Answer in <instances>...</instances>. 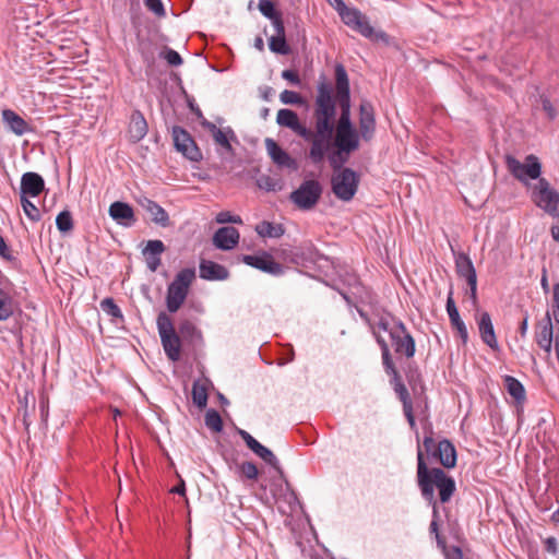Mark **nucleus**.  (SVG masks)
I'll return each mask as SVG.
<instances>
[{
    "label": "nucleus",
    "instance_id": "nucleus-1",
    "mask_svg": "<svg viewBox=\"0 0 559 559\" xmlns=\"http://www.w3.org/2000/svg\"><path fill=\"white\" fill-rule=\"evenodd\" d=\"M312 117L313 131L301 124L298 115L290 109H280L276 122L282 127L289 128L302 139L311 141L309 157L314 164H319L334 145L336 122V100L332 95V86L325 81L320 82L317 86Z\"/></svg>",
    "mask_w": 559,
    "mask_h": 559
},
{
    "label": "nucleus",
    "instance_id": "nucleus-2",
    "mask_svg": "<svg viewBox=\"0 0 559 559\" xmlns=\"http://www.w3.org/2000/svg\"><path fill=\"white\" fill-rule=\"evenodd\" d=\"M417 484L423 498L432 507V521L430 523V532L436 535L438 547L445 548V542L439 534L438 530V504L435 497V489H438L439 499L442 503L451 500L455 492V481L443 469L438 467L429 468L424 461L421 449L418 451V471Z\"/></svg>",
    "mask_w": 559,
    "mask_h": 559
},
{
    "label": "nucleus",
    "instance_id": "nucleus-3",
    "mask_svg": "<svg viewBox=\"0 0 559 559\" xmlns=\"http://www.w3.org/2000/svg\"><path fill=\"white\" fill-rule=\"evenodd\" d=\"M336 79V99L340 105L341 114L335 122V135L333 144L338 147V152L331 158L332 163L348 152H355L357 147L358 135L350 118V93L349 82L345 68L342 64L335 67Z\"/></svg>",
    "mask_w": 559,
    "mask_h": 559
},
{
    "label": "nucleus",
    "instance_id": "nucleus-4",
    "mask_svg": "<svg viewBox=\"0 0 559 559\" xmlns=\"http://www.w3.org/2000/svg\"><path fill=\"white\" fill-rule=\"evenodd\" d=\"M332 147L335 150L332 152L329 151L325 154L328 155L330 166L334 170L331 178L332 191L337 199L348 202L355 197L359 183V177L356 171L350 168L343 167L344 164L348 162L349 155L353 152H348L346 155L340 156V158L336 159V163L333 164L331 158L338 152V147L335 145H332Z\"/></svg>",
    "mask_w": 559,
    "mask_h": 559
},
{
    "label": "nucleus",
    "instance_id": "nucleus-5",
    "mask_svg": "<svg viewBox=\"0 0 559 559\" xmlns=\"http://www.w3.org/2000/svg\"><path fill=\"white\" fill-rule=\"evenodd\" d=\"M379 329L389 333L394 352L407 358L415 354V341L407 332L405 325L397 320L382 318L378 323Z\"/></svg>",
    "mask_w": 559,
    "mask_h": 559
},
{
    "label": "nucleus",
    "instance_id": "nucleus-6",
    "mask_svg": "<svg viewBox=\"0 0 559 559\" xmlns=\"http://www.w3.org/2000/svg\"><path fill=\"white\" fill-rule=\"evenodd\" d=\"M194 278L195 270L187 267L182 269L168 285L166 306L169 312H176L182 306Z\"/></svg>",
    "mask_w": 559,
    "mask_h": 559
},
{
    "label": "nucleus",
    "instance_id": "nucleus-7",
    "mask_svg": "<svg viewBox=\"0 0 559 559\" xmlns=\"http://www.w3.org/2000/svg\"><path fill=\"white\" fill-rule=\"evenodd\" d=\"M532 202L554 218L559 217V192L546 178H539L531 191Z\"/></svg>",
    "mask_w": 559,
    "mask_h": 559
},
{
    "label": "nucleus",
    "instance_id": "nucleus-8",
    "mask_svg": "<svg viewBox=\"0 0 559 559\" xmlns=\"http://www.w3.org/2000/svg\"><path fill=\"white\" fill-rule=\"evenodd\" d=\"M506 165L509 173L524 185H528L531 180L538 181L542 178V164L536 155H527L524 162H520L512 155H507Z\"/></svg>",
    "mask_w": 559,
    "mask_h": 559
},
{
    "label": "nucleus",
    "instance_id": "nucleus-9",
    "mask_svg": "<svg viewBox=\"0 0 559 559\" xmlns=\"http://www.w3.org/2000/svg\"><path fill=\"white\" fill-rule=\"evenodd\" d=\"M163 348L171 361H178L181 355L180 336L176 333L171 318L160 312L156 320Z\"/></svg>",
    "mask_w": 559,
    "mask_h": 559
},
{
    "label": "nucleus",
    "instance_id": "nucleus-10",
    "mask_svg": "<svg viewBox=\"0 0 559 559\" xmlns=\"http://www.w3.org/2000/svg\"><path fill=\"white\" fill-rule=\"evenodd\" d=\"M419 448L425 459V453L429 456L437 457L442 466L445 468H452L456 464V450L451 441L448 439L441 440L438 444L431 436H426L423 443H418L417 452Z\"/></svg>",
    "mask_w": 559,
    "mask_h": 559
},
{
    "label": "nucleus",
    "instance_id": "nucleus-11",
    "mask_svg": "<svg viewBox=\"0 0 559 559\" xmlns=\"http://www.w3.org/2000/svg\"><path fill=\"white\" fill-rule=\"evenodd\" d=\"M335 10L340 17L352 29L358 32L366 38H372L373 27L369 24L367 17L357 9L348 8L343 0H335Z\"/></svg>",
    "mask_w": 559,
    "mask_h": 559
},
{
    "label": "nucleus",
    "instance_id": "nucleus-12",
    "mask_svg": "<svg viewBox=\"0 0 559 559\" xmlns=\"http://www.w3.org/2000/svg\"><path fill=\"white\" fill-rule=\"evenodd\" d=\"M322 189L317 180H307L290 194L292 201L301 210L312 209L319 201Z\"/></svg>",
    "mask_w": 559,
    "mask_h": 559
},
{
    "label": "nucleus",
    "instance_id": "nucleus-13",
    "mask_svg": "<svg viewBox=\"0 0 559 559\" xmlns=\"http://www.w3.org/2000/svg\"><path fill=\"white\" fill-rule=\"evenodd\" d=\"M374 131L376 118L373 106L369 102L364 100L359 106V130L356 129V134L358 135V144L355 151H357L360 146V139L369 142L373 138Z\"/></svg>",
    "mask_w": 559,
    "mask_h": 559
},
{
    "label": "nucleus",
    "instance_id": "nucleus-14",
    "mask_svg": "<svg viewBox=\"0 0 559 559\" xmlns=\"http://www.w3.org/2000/svg\"><path fill=\"white\" fill-rule=\"evenodd\" d=\"M173 139L175 147L185 157L192 162H199L202 158V154L197 146L192 136L181 127L173 128Z\"/></svg>",
    "mask_w": 559,
    "mask_h": 559
},
{
    "label": "nucleus",
    "instance_id": "nucleus-15",
    "mask_svg": "<svg viewBox=\"0 0 559 559\" xmlns=\"http://www.w3.org/2000/svg\"><path fill=\"white\" fill-rule=\"evenodd\" d=\"M242 261L257 270H260L264 273L271 275H282L284 273V267L282 264L276 262L273 257L266 252L261 254H248L243 255Z\"/></svg>",
    "mask_w": 559,
    "mask_h": 559
},
{
    "label": "nucleus",
    "instance_id": "nucleus-16",
    "mask_svg": "<svg viewBox=\"0 0 559 559\" xmlns=\"http://www.w3.org/2000/svg\"><path fill=\"white\" fill-rule=\"evenodd\" d=\"M241 439L245 441L247 447L265 463L271 465L276 471H281L280 461L274 453L255 440L248 431L240 429L238 431Z\"/></svg>",
    "mask_w": 559,
    "mask_h": 559
},
{
    "label": "nucleus",
    "instance_id": "nucleus-17",
    "mask_svg": "<svg viewBox=\"0 0 559 559\" xmlns=\"http://www.w3.org/2000/svg\"><path fill=\"white\" fill-rule=\"evenodd\" d=\"M265 148L273 163L278 167L297 169L295 159L292 158L290 155L284 151L273 139H265Z\"/></svg>",
    "mask_w": 559,
    "mask_h": 559
},
{
    "label": "nucleus",
    "instance_id": "nucleus-18",
    "mask_svg": "<svg viewBox=\"0 0 559 559\" xmlns=\"http://www.w3.org/2000/svg\"><path fill=\"white\" fill-rule=\"evenodd\" d=\"M108 213L118 225L123 227H131L135 223L134 211L126 202L116 201L111 203Z\"/></svg>",
    "mask_w": 559,
    "mask_h": 559
},
{
    "label": "nucleus",
    "instance_id": "nucleus-19",
    "mask_svg": "<svg viewBox=\"0 0 559 559\" xmlns=\"http://www.w3.org/2000/svg\"><path fill=\"white\" fill-rule=\"evenodd\" d=\"M552 338L554 328L551 316L549 312H547L545 319L537 325L535 340L537 345L549 355L552 349Z\"/></svg>",
    "mask_w": 559,
    "mask_h": 559
},
{
    "label": "nucleus",
    "instance_id": "nucleus-20",
    "mask_svg": "<svg viewBox=\"0 0 559 559\" xmlns=\"http://www.w3.org/2000/svg\"><path fill=\"white\" fill-rule=\"evenodd\" d=\"M45 189V181L37 173H25L21 178V197L35 198Z\"/></svg>",
    "mask_w": 559,
    "mask_h": 559
},
{
    "label": "nucleus",
    "instance_id": "nucleus-21",
    "mask_svg": "<svg viewBox=\"0 0 559 559\" xmlns=\"http://www.w3.org/2000/svg\"><path fill=\"white\" fill-rule=\"evenodd\" d=\"M239 231L235 227H221L213 236V243L221 250H231L239 242Z\"/></svg>",
    "mask_w": 559,
    "mask_h": 559
},
{
    "label": "nucleus",
    "instance_id": "nucleus-22",
    "mask_svg": "<svg viewBox=\"0 0 559 559\" xmlns=\"http://www.w3.org/2000/svg\"><path fill=\"white\" fill-rule=\"evenodd\" d=\"M201 126L211 132L216 144L221 145L227 152H230L233 150L230 140H234L236 135L230 128H217L213 122L209 120H203L201 122Z\"/></svg>",
    "mask_w": 559,
    "mask_h": 559
},
{
    "label": "nucleus",
    "instance_id": "nucleus-23",
    "mask_svg": "<svg viewBox=\"0 0 559 559\" xmlns=\"http://www.w3.org/2000/svg\"><path fill=\"white\" fill-rule=\"evenodd\" d=\"M147 122L140 110H134L130 117L128 134L133 143L140 142L147 134Z\"/></svg>",
    "mask_w": 559,
    "mask_h": 559
},
{
    "label": "nucleus",
    "instance_id": "nucleus-24",
    "mask_svg": "<svg viewBox=\"0 0 559 559\" xmlns=\"http://www.w3.org/2000/svg\"><path fill=\"white\" fill-rule=\"evenodd\" d=\"M2 120L10 131L17 136H22L32 131L28 123L12 109H4L2 111Z\"/></svg>",
    "mask_w": 559,
    "mask_h": 559
},
{
    "label": "nucleus",
    "instance_id": "nucleus-25",
    "mask_svg": "<svg viewBox=\"0 0 559 559\" xmlns=\"http://www.w3.org/2000/svg\"><path fill=\"white\" fill-rule=\"evenodd\" d=\"M229 273L225 266L213 261L203 260L200 263V277L206 281H224Z\"/></svg>",
    "mask_w": 559,
    "mask_h": 559
},
{
    "label": "nucleus",
    "instance_id": "nucleus-26",
    "mask_svg": "<svg viewBox=\"0 0 559 559\" xmlns=\"http://www.w3.org/2000/svg\"><path fill=\"white\" fill-rule=\"evenodd\" d=\"M479 334L483 342L492 349L498 348V341L495 334L492 321L488 312H483L478 321Z\"/></svg>",
    "mask_w": 559,
    "mask_h": 559
},
{
    "label": "nucleus",
    "instance_id": "nucleus-27",
    "mask_svg": "<svg viewBox=\"0 0 559 559\" xmlns=\"http://www.w3.org/2000/svg\"><path fill=\"white\" fill-rule=\"evenodd\" d=\"M447 312H448V316H449L452 326L454 329H456L463 343H466L467 338H468L467 329L460 317L459 310H457L455 302H454L453 298L451 297V295L448 297V300H447Z\"/></svg>",
    "mask_w": 559,
    "mask_h": 559
},
{
    "label": "nucleus",
    "instance_id": "nucleus-28",
    "mask_svg": "<svg viewBox=\"0 0 559 559\" xmlns=\"http://www.w3.org/2000/svg\"><path fill=\"white\" fill-rule=\"evenodd\" d=\"M274 34L270 37L269 47L273 52L287 55L289 47L285 39V28L283 23H275Z\"/></svg>",
    "mask_w": 559,
    "mask_h": 559
},
{
    "label": "nucleus",
    "instance_id": "nucleus-29",
    "mask_svg": "<svg viewBox=\"0 0 559 559\" xmlns=\"http://www.w3.org/2000/svg\"><path fill=\"white\" fill-rule=\"evenodd\" d=\"M145 211L151 215L152 221L162 226L167 227L170 224L169 215L164 207H162L158 203L153 200L145 199V202L142 203Z\"/></svg>",
    "mask_w": 559,
    "mask_h": 559
},
{
    "label": "nucleus",
    "instance_id": "nucleus-30",
    "mask_svg": "<svg viewBox=\"0 0 559 559\" xmlns=\"http://www.w3.org/2000/svg\"><path fill=\"white\" fill-rule=\"evenodd\" d=\"M503 383L507 392L514 399L518 404H523L526 399L523 384L512 376H504Z\"/></svg>",
    "mask_w": 559,
    "mask_h": 559
},
{
    "label": "nucleus",
    "instance_id": "nucleus-31",
    "mask_svg": "<svg viewBox=\"0 0 559 559\" xmlns=\"http://www.w3.org/2000/svg\"><path fill=\"white\" fill-rule=\"evenodd\" d=\"M207 386L209 380H197L192 386V401L199 408H204L207 404Z\"/></svg>",
    "mask_w": 559,
    "mask_h": 559
},
{
    "label": "nucleus",
    "instance_id": "nucleus-32",
    "mask_svg": "<svg viewBox=\"0 0 559 559\" xmlns=\"http://www.w3.org/2000/svg\"><path fill=\"white\" fill-rule=\"evenodd\" d=\"M257 234L262 238H280L284 235L285 229L281 224H274L263 221L255 226Z\"/></svg>",
    "mask_w": 559,
    "mask_h": 559
},
{
    "label": "nucleus",
    "instance_id": "nucleus-33",
    "mask_svg": "<svg viewBox=\"0 0 559 559\" xmlns=\"http://www.w3.org/2000/svg\"><path fill=\"white\" fill-rule=\"evenodd\" d=\"M14 312L13 297L7 286L0 287V321L8 320Z\"/></svg>",
    "mask_w": 559,
    "mask_h": 559
},
{
    "label": "nucleus",
    "instance_id": "nucleus-34",
    "mask_svg": "<svg viewBox=\"0 0 559 559\" xmlns=\"http://www.w3.org/2000/svg\"><path fill=\"white\" fill-rule=\"evenodd\" d=\"M455 265L457 274L466 281L477 277L475 267L466 254L460 253L455 259Z\"/></svg>",
    "mask_w": 559,
    "mask_h": 559
},
{
    "label": "nucleus",
    "instance_id": "nucleus-35",
    "mask_svg": "<svg viewBox=\"0 0 559 559\" xmlns=\"http://www.w3.org/2000/svg\"><path fill=\"white\" fill-rule=\"evenodd\" d=\"M180 335L191 343H198L202 341L201 331L190 321H183L179 325Z\"/></svg>",
    "mask_w": 559,
    "mask_h": 559
},
{
    "label": "nucleus",
    "instance_id": "nucleus-36",
    "mask_svg": "<svg viewBox=\"0 0 559 559\" xmlns=\"http://www.w3.org/2000/svg\"><path fill=\"white\" fill-rule=\"evenodd\" d=\"M259 10L265 17L271 20L273 27L276 22L283 23L281 14L275 10L274 3L271 0H260Z\"/></svg>",
    "mask_w": 559,
    "mask_h": 559
},
{
    "label": "nucleus",
    "instance_id": "nucleus-37",
    "mask_svg": "<svg viewBox=\"0 0 559 559\" xmlns=\"http://www.w3.org/2000/svg\"><path fill=\"white\" fill-rule=\"evenodd\" d=\"M377 342L381 347L383 366H384L386 372L397 376V372L394 368L386 342L380 335H377Z\"/></svg>",
    "mask_w": 559,
    "mask_h": 559
},
{
    "label": "nucleus",
    "instance_id": "nucleus-38",
    "mask_svg": "<svg viewBox=\"0 0 559 559\" xmlns=\"http://www.w3.org/2000/svg\"><path fill=\"white\" fill-rule=\"evenodd\" d=\"M205 425L209 429L221 432L223 430V420L215 409H209L205 414Z\"/></svg>",
    "mask_w": 559,
    "mask_h": 559
},
{
    "label": "nucleus",
    "instance_id": "nucleus-39",
    "mask_svg": "<svg viewBox=\"0 0 559 559\" xmlns=\"http://www.w3.org/2000/svg\"><path fill=\"white\" fill-rule=\"evenodd\" d=\"M56 225L61 233L70 231L73 228V219L71 213L69 211L60 212L57 215Z\"/></svg>",
    "mask_w": 559,
    "mask_h": 559
},
{
    "label": "nucleus",
    "instance_id": "nucleus-40",
    "mask_svg": "<svg viewBox=\"0 0 559 559\" xmlns=\"http://www.w3.org/2000/svg\"><path fill=\"white\" fill-rule=\"evenodd\" d=\"M100 308L106 314L115 319L123 318L120 308L116 305L112 298H105L104 300H102Z\"/></svg>",
    "mask_w": 559,
    "mask_h": 559
},
{
    "label": "nucleus",
    "instance_id": "nucleus-41",
    "mask_svg": "<svg viewBox=\"0 0 559 559\" xmlns=\"http://www.w3.org/2000/svg\"><path fill=\"white\" fill-rule=\"evenodd\" d=\"M21 203L25 215L33 222L40 219V212L38 207L28 200V198L21 197Z\"/></svg>",
    "mask_w": 559,
    "mask_h": 559
},
{
    "label": "nucleus",
    "instance_id": "nucleus-42",
    "mask_svg": "<svg viewBox=\"0 0 559 559\" xmlns=\"http://www.w3.org/2000/svg\"><path fill=\"white\" fill-rule=\"evenodd\" d=\"M165 251V245L162 240H148L143 249V255H160Z\"/></svg>",
    "mask_w": 559,
    "mask_h": 559
},
{
    "label": "nucleus",
    "instance_id": "nucleus-43",
    "mask_svg": "<svg viewBox=\"0 0 559 559\" xmlns=\"http://www.w3.org/2000/svg\"><path fill=\"white\" fill-rule=\"evenodd\" d=\"M280 100H281L283 104H288V105H299V104H301L302 98H301V96H300L297 92H295V91L284 90V91L280 94Z\"/></svg>",
    "mask_w": 559,
    "mask_h": 559
},
{
    "label": "nucleus",
    "instance_id": "nucleus-44",
    "mask_svg": "<svg viewBox=\"0 0 559 559\" xmlns=\"http://www.w3.org/2000/svg\"><path fill=\"white\" fill-rule=\"evenodd\" d=\"M215 222L217 224H242V219L239 215H234L228 211L219 212L215 217Z\"/></svg>",
    "mask_w": 559,
    "mask_h": 559
},
{
    "label": "nucleus",
    "instance_id": "nucleus-45",
    "mask_svg": "<svg viewBox=\"0 0 559 559\" xmlns=\"http://www.w3.org/2000/svg\"><path fill=\"white\" fill-rule=\"evenodd\" d=\"M160 57L164 58L170 66L178 67L182 64V58L174 49L166 48L164 51L160 52Z\"/></svg>",
    "mask_w": 559,
    "mask_h": 559
},
{
    "label": "nucleus",
    "instance_id": "nucleus-46",
    "mask_svg": "<svg viewBox=\"0 0 559 559\" xmlns=\"http://www.w3.org/2000/svg\"><path fill=\"white\" fill-rule=\"evenodd\" d=\"M240 473L248 479H257L259 475L258 467L252 462H243L239 466Z\"/></svg>",
    "mask_w": 559,
    "mask_h": 559
},
{
    "label": "nucleus",
    "instance_id": "nucleus-47",
    "mask_svg": "<svg viewBox=\"0 0 559 559\" xmlns=\"http://www.w3.org/2000/svg\"><path fill=\"white\" fill-rule=\"evenodd\" d=\"M148 10L158 16L165 15V9L160 0H143Z\"/></svg>",
    "mask_w": 559,
    "mask_h": 559
},
{
    "label": "nucleus",
    "instance_id": "nucleus-48",
    "mask_svg": "<svg viewBox=\"0 0 559 559\" xmlns=\"http://www.w3.org/2000/svg\"><path fill=\"white\" fill-rule=\"evenodd\" d=\"M552 316L559 323V283L555 284L552 288Z\"/></svg>",
    "mask_w": 559,
    "mask_h": 559
},
{
    "label": "nucleus",
    "instance_id": "nucleus-49",
    "mask_svg": "<svg viewBox=\"0 0 559 559\" xmlns=\"http://www.w3.org/2000/svg\"><path fill=\"white\" fill-rule=\"evenodd\" d=\"M395 392L399 394V397L402 401L403 406L412 404L408 391L403 383L397 382L395 384Z\"/></svg>",
    "mask_w": 559,
    "mask_h": 559
},
{
    "label": "nucleus",
    "instance_id": "nucleus-50",
    "mask_svg": "<svg viewBox=\"0 0 559 559\" xmlns=\"http://www.w3.org/2000/svg\"><path fill=\"white\" fill-rule=\"evenodd\" d=\"M447 559H463L462 549L457 546L447 547L442 549Z\"/></svg>",
    "mask_w": 559,
    "mask_h": 559
},
{
    "label": "nucleus",
    "instance_id": "nucleus-51",
    "mask_svg": "<svg viewBox=\"0 0 559 559\" xmlns=\"http://www.w3.org/2000/svg\"><path fill=\"white\" fill-rule=\"evenodd\" d=\"M144 257H145V261H146L147 267L152 272H155L158 269V266L160 265V255L147 254V255H144Z\"/></svg>",
    "mask_w": 559,
    "mask_h": 559
},
{
    "label": "nucleus",
    "instance_id": "nucleus-52",
    "mask_svg": "<svg viewBox=\"0 0 559 559\" xmlns=\"http://www.w3.org/2000/svg\"><path fill=\"white\" fill-rule=\"evenodd\" d=\"M282 76H283V79L287 80L288 82H290L295 85L300 84V79H299L298 74L296 72H294L293 70H284L282 73Z\"/></svg>",
    "mask_w": 559,
    "mask_h": 559
},
{
    "label": "nucleus",
    "instance_id": "nucleus-53",
    "mask_svg": "<svg viewBox=\"0 0 559 559\" xmlns=\"http://www.w3.org/2000/svg\"><path fill=\"white\" fill-rule=\"evenodd\" d=\"M466 282L469 287V296L473 299V301L476 302V300H477V277L471 278Z\"/></svg>",
    "mask_w": 559,
    "mask_h": 559
},
{
    "label": "nucleus",
    "instance_id": "nucleus-54",
    "mask_svg": "<svg viewBox=\"0 0 559 559\" xmlns=\"http://www.w3.org/2000/svg\"><path fill=\"white\" fill-rule=\"evenodd\" d=\"M403 409H404V414H405V416L407 418V421H408L409 426L412 428H415L416 427V423H415V418H414V415H413V406H412V404L403 406Z\"/></svg>",
    "mask_w": 559,
    "mask_h": 559
},
{
    "label": "nucleus",
    "instance_id": "nucleus-55",
    "mask_svg": "<svg viewBox=\"0 0 559 559\" xmlns=\"http://www.w3.org/2000/svg\"><path fill=\"white\" fill-rule=\"evenodd\" d=\"M540 286H542L544 293H548L549 292V283H548V276H547L546 267H543V270H542Z\"/></svg>",
    "mask_w": 559,
    "mask_h": 559
},
{
    "label": "nucleus",
    "instance_id": "nucleus-56",
    "mask_svg": "<svg viewBox=\"0 0 559 559\" xmlns=\"http://www.w3.org/2000/svg\"><path fill=\"white\" fill-rule=\"evenodd\" d=\"M259 186H260L261 188H264V189L269 190V191H270V190H274V189H275V188H274V186H275V185L271 182V178H270V177H263V178H261V179L259 180Z\"/></svg>",
    "mask_w": 559,
    "mask_h": 559
},
{
    "label": "nucleus",
    "instance_id": "nucleus-57",
    "mask_svg": "<svg viewBox=\"0 0 559 559\" xmlns=\"http://www.w3.org/2000/svg\"><path fill=\"white\" fill-rule=\"evenodd\" d=\"M0 255L3 258H10V250L5 243L4 238L0 235Z\"/></svg>",
    "mask_w": 559,
    "mask_h": 559
},
{
    "label": "nucleus",
    "instance_id": "nucleus-58",
    "mask_svg": "<svg viewBox=\"0 0 559 559\" xmlns=\"http://www.w3.org/2000/svg\"><path fill=\"white\" fill-rule=\"evenodd\" d=\"M546 549L549 552L555 554L557 550V542L554 537H549L546 539Z\"/></svg>",
    "mask_w": 559,
    "mask_h": 559
},
{
    "label": "nucleus",
    "instance_id": "nucleus-59",
    "mask_svg": "<svg viewBox=\"0 0 559 559\" xmlns=\"http://www.w3.org/2000/svg\"><path fill=\"white\" fill-rule=\"evenodd\" d=\"M170 492L177 493V495H180V496H185L186 495L185 481L181 479L180 484L175 486L174 488H171Z\"/></svg>",
    "mask_w": 559,
    "mask_h": 559
},
{
    "label": "nucleus",
    "instance_id": "nucleus-60",
    "mask_svg": "<svg viewBox=\"0 0 559 559\" xmlns=\"http://www.w3.org/2000/svg\"><path fill=\"white\" fill-rule=\"evenodd\" d=\"M528 329V318L527 316L523 319V321L520 324V333L522 336H525Z\"/></svg>",
    "mask_w": 559,
    "mask_h": 559
},
{
    "label": "nucleus",
    "instance_id": "nucleus-61",
    "mask_svg": "<svg viewBox=\"0 0 559 559\" xmlns=\"http://www.w3.org/2000/svg\"><path fill=\"white\" fill-rule=\"evenodd\" d=\"M550 233H551L554 240L559 242V223L551 226Z\"/></svg>",
    "mask_w": 559,
    "mask_h": 559
},
{
    "label": "nucleus",
    "instance_id": "nucleus-62",
    "mask_svg": "<svg viewBox=\"0 0 559 559\" xmlns=\"http://www.w3.org/2000/svg\"><path fill=\"white\" fill-rule=\"evenodd\" d=\"M287 357H288V358H287L286 360H282V361L280 362V365H285V364H287V362L293 361V359H294V352H293V350H290V354H287Z\"/></svg>",
    "mask_w": 559,
    "mask_h": 559
},
{
    "label": "nucleus",
    "instance_id": "nucleus-63",
    "mask_svg": "<svg viewBox=\"0 0 559 559\" xmlns=\"http://www.w3.org/2000/svg\"><path fill=\"white\" fill-rule=\"evenodd\" d=\"M287 357H288V358H287L286 360H282V361L280 362V365H285V364H287V362L293 361V359H294V352H293V350H290V354H287Z\"/></svg>",
    "mask_w": 559,
    "mask_h": 559
},
{
    "label": "nucleus",
    "instance_id": "nucleus-64",
    "mask_svg": "<svg viewBox=\"0 0 559 559\" xmlns=\"http://www.w3.org/2000/svg\"><path fill=\"white\" fill-rule=\"evenodd\" d=\"M551 519L555 523H559V508L552 513Z\"/></svg>",
    "mask_w": 559,
    "mask_h": 559
}]
</instances>
